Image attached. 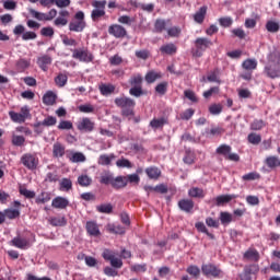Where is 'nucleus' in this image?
<instances>
[{"instance_id": "f257e3e1", "label": "nucleus", "mask_w": 280, "mask_h": 280, "mask_svg": "<svg viewBox=\"0 0 280 280\" xmlns=\"http://www.w3.org/2000/svg\"><path fill=\"white\" fill-rule=\"evenodd\" d=\"M115 104L118 108H121V115L124 117H130L135 115V101L130 97L120 96L115 98Z\"/></svg>"}, {"instance_id": "f03ea898", "label": "nucleus", "mask_w": 280, "mask_h": 280, "mask_svg": "<svg viewBox=\"0 0 280 280\" xmlns=\"http://www.w3.org/2000/svg\"><path fill=\"white\" fill-rule=\"evenodd\" d=\"M94 10L91 13L92 21H100L106 14V0H93Z\"/></svg>"}, {"instance_id": "7ed1b4c3", "label": "nucleus", "mask_w": 280, "mask_h": 280, "mask_svg": "<svg viewBox=\"0 0 280 280\" xmlns=\"http://www.w3.org/2000/svg\"><path fill=\"white\" fill-rule=\"evenodd\" d=\"M75 21L70 22V32H83L86 27V22H84V12L79 11L74 15Z\"/></svg>"}, {"instance_id": "20e7f679", "label": "nucleus", "mask_w": 280, "mask_h": 280, "mask_svg": "<svg viewBox=\"0 0 280 280\" xmlns=\"http://www.w3.org/2000/svg\"><path fill=\"white\" fill-rule=\"evenodd\" d=\"M72 58L80 62H93V54L86 48H77L72 50Z\"/></svg>"}, {"instance_id": "39448f33", "label": "nucleus", "mask_w": 280, "mask_h": 280, "mask_svg": "<svg viewBox=\"0 0 280 280\" xmlns=\"http://www.w3.org/2000/svg\"><path fill=\"white\" fill-rule=\"evenodd\" d=\"M211 45H213V42H211V39H209L207 37H198L195 40V46L197 49L195 55L198 57L202 56V51H207V49H209V47H211Z\"/></svg>"}, {"instance_id": "423d86ee", "label": "nucleus", "mask_w": 280, "mask_h": 280, "mask_svg": "<svg viewBox=\"0 0 280 280\" xmlns=\"http://www.w3.org/2000/svg\"><path fill=\"white\" fill-rule=\"evenodd\" d=\"M21 163L27 170L34 171V170H36V167H38V160L32 153H26V154L22 155Z\"/></svg>"}, {"instance_id": "0eeeda50", "label": "nucleus", "mask_w": 280, "mask_h": 280, "mask_svg": "<svg viewBox=\"0 0 280 280\" xmlns=\"http://www.w3.org/2000/svg\"><path fill=\"white\" fill-rule=\"evenodd\" d=\"M130 85L132 88L129 90V94L133 97H141V74L131 78Z\"/></svg>"}, {"instance_id": "6e6552de", "label": "nucleus", "mask_w": 280, "mask_h": 280, "mask_svg": "<svg viewBox=\"0 0 280 280\" xmlns=\"http://www.w3.org/2000/svg\"><path fill=\"white\" fill-rule=\"evenodd\" d=\"M108 34L114 36V38H126L128 32L126 31V27L119 24H113L108 27Z\"/></svg>"}, {"instance_id": "1a4fd4ad", "label": "nucleus", "mask_w": 280, "mask_h": 280, "mask_svg": "<svg viewBox=\"0 0 280 280\" xmlns=\"http://www.w3.org/2000/svg\"><path fill=\"white\" fill-rule=\"evenodd\" d=\"M201 271L206 277H220V275H222V270L211 264L202 265Z\"/></svg>"}, {"instance_id": "9d476101", "label": "nucleus", "mask_w": 280, "mask_h": 280, "mask_svg": "<svg viewBox=\"0 0 280 280\" xmlns=\"http://www.w3.org/2000/svg\"><path fill=\"white\" fill-rule=\"evenodd\" d=\"M78 130L81 132H93L95 128V122L91 121L90 118H82V120L77 126Z\"/></svg>"}, {"instance_id": "9b49d317", "label": "nucleus", "mask_w": 280, "mask_h": 280, "mask_svg": "<svg viewBox=\"0 0 280 280\" xmlns=\"http://www.w3.org/2000/svg\"><path fill=\"white\" fill-rule=\"evenodd\" d=\"M178 208L185 213H191L194 211V200L191 199H180L178 201Z\"/></svg>"}, {"instance_id": "f8f14e48", "label": "nucleus", "mask_w": 280, "mask_h": 280, "mask_svg": "<svg viewBox=\"0 0 280 280\" xmlns=\"http://www.w3.org/2000/svg\"><path fill=\"white\" fill-rule=\"evenodd\" d=\"M11 246L25 250V248L30 247V241H27V238H21V236H15L11 241Z\"/></svg>"}, {"instance_id": "ddd939ff", "label": "nucleus", "mask_w": 280, "mask_h": 280, "mask_svg": "<svg viewBox=\"0 0 280 280\" xmlns=\"http://www.w3.org/2000/svg\"><path fill=\"white\" fill-rule=\"evenodd\" d=\"M51 207H54V209H67L69 207V199L65 197H56L52 199Z\"/></svg>"}, {"instance_id": "4468645a", "label": "nucleus", "mask_w": 280, "mask_h": 280, "mask_svg": "<svg viewBox=\"0 0 280 280\" xmlns=\"http://www.w3.org/2000/svg\"><path fill=\"white\" fill-rule=\"evenodd\" d=\"M58 100V95L54 91H47L43 96V103L45 106H54Z\"/></svg>"}, {"instance_id": "2eb2a0df", "label": "nucleus", "mask_w": 280, "mask_h": 280, "mask_svg": "<svg viewBox=\"0 0 280 280\" xmlns=\"http://www.w3.org/2000/svg\"><path fill=\"white\" fill-rule=\"evenodd\" d=\"M85 229L89 235H92V237L100 236V226H97V223H95L94 221H88Z\"/></svg>"}, {"instance_id": "dca6fc26", "label": "nucleus", "mask_w": 280, "mask_h": 280, "mask_svg": "<svg viewBox=\"0 0 280 280\" xmlns=\"http://www.w3.org/2000/svg\"><path fill=\"white\" fill-rule=\"evenodd\" d=\"M128 186V179L126 178V176H117L116 178H114L112 187L114 189H124V187Z\"/></svg>"}, {"instance_id": "f3484780", "label": "nucleus", "mask_w": 280, "mask_h": 280, "mask_svg": "<svg viewBox=\"0 0 280 280\" xmlns=\"http://www.w3.org/2000/svg\"><path fill=\"white\" fill-rule=\"evenodd\" d=\"M57 119L54 116L46 117L43 121H37L34 124V128H40V126H45L46 128H49V126H56Z\"/></svg>"}, {"instance_id": "a211bd4d", "label": "nucleus", "mask_w": 280, "mask_h": 280, "mask_svg": "<svg viewBox=\"0 0 280 280\" xmlns=\"http://www.w3.org/2000/svg\"><path fill=\"white\" fill-rule=\"evenodd\" d=\"M264 163L269 170H277V167H279V156L269 155L265 159Z\"/></svg>"}, {"instance_id": "6ab92c4d", "label": "nucleus", "mask_w": 280, "mask_h": 280, "mask_svg": "<svg viewBox=\"0 0 280 280\" xmlns=\"http://www.w3.org/2000/svg\"><path fill=\"white\" fill-rule=\"evenodd\" d=\"M205 16H207V7L203 5L194 14L195 23L202 25L205 23Z\"/></svg>"}, {"instance_id": "aec40b11", "label": "nucleus", "mask_w": 280, "mask_h": 280, "mask_svg": "<svg viewBox=\"0 0 280 280\" xmlns=\"http://www.w3.org/2000/svg\"><path fill=\"white\" fill-rule=\"evenodd\" d=\"M65 145L60 142H56L52 145V156H55V159H60L62 156H65Z\"/></svg>"}, {"instance_id": "412c9836", "label": "nucleus", "mask_w": 280, "mask_h": 280, "mask_svg": "<svg viewBox=\"0 0 280 280\" xmlns=\"http://www.w3.org/2000/svg\"><path fill=\"white\" fill-rule=\"evenodd\" d=\"M238 198L237 195H221L215 198L217 207H221V205H226V202H231V200H235Z\"/></svg>"}, {"instance_id": "4be33fe9", "label": "nucleus", "mask_w": 280, "mask_h": 280, "mask_svg": "<svg viewBox=\"0 0 280 280\" xmlns=\"http://www.w3.org/2000/svg\"><path fill=\"white\" fill-rule=\"evenodd\" d=\"M145 174L152 180H156L161 176V170L155 166H150V167L145 168Z\"/></svg>"}, {"instance_id": "5701e85b", "label": "nucleus", "mask_w": 280, "mask_h": 280, "mask_svg": "<svg viewBox=\"0 0 280 280\" xmlns=\"http://www.w3.org/2000/svg\"><path fill=\"white\" fill-rule=\"evenodd\" d=\"M51 200V195L47 191H42L35 199L36 205H46Z\"/></svg>"}, {"instance_id": "b1692460", "label": "nucleus", "mask_w": 280, "mask_h": 280, "mask_svg": "<svg viewBox=\"0 0 280 280\" xmlns=\"http://www.w3.org/2000/svg\"><path fill=\"white\" fill-rule=\"evenodd\" d=\"M4 217L8 218V220H16V218H21V210L12 208L5 209Z\"/></svg>"}, {"instance_id": "393cba45", "label": "nucleus", "mask_w": 280, "mask_h": 280, "mask_svg": "<svg viewBox=\"0 0 280 280\" xmlns=\"http://www.w3.org/2000/svg\"><path fill=\"white\" fill-rule=\"evenodd\" d=\"M242 67L245 71H255L257 69V59H246L243 61Z\"/></svg>"}, {"instance_id": "a878e982", "label": "nucleus", "mask_w": 280, "mask_h": 280, "mask_svg": "<svg viewBox=\"0 0 280 280\" xmlns=\"http://www.w3.org/2000/svg\"><path fill=\"white\" fill-rule=\"evenodd\" d=\"M144 191H156L158 194H167V186H165V184H160L155 187L144 186Z\"/></svg>"}, {"instance_id": "bb28decb", "label": "nucleus", "mask_w": 280, "mask_h": 280, "mask_svg": "<svg viewBox=\"0 0 280 280\" xmlns=\"http://www.w3.org/2000/svg\"><path fill=\"white\" fill-rule=\"evenodd\" d=\"M219 220L223 226H229V224L233 222V214L229 212H220Z\"/></svg>"}, {"instance_id": "cd10ccee", "label": "nucleus", "mask_w": 280, "mask_h": 280, "mask_svg": "<svg viewBox=\"0 0 280 280\" xmlns=\"http://www.w3.org/2000/svg\"><path fill=\"white\" fill-rule=\"evenodd\" d=\"M60 191H71L73 189V183L69 178H62L59 184Z\"/></svg>"}, {"instance_id": "c85d7f7f", "label": "nucleus", "mask_w": 280, "mask_h": 280, "mask_svg": "<svg viewBox=\"0 0 280 280\" xmlns=\"http://www.w3.org/2000/svg\"><path fill=\"white\" fill-rule=\"evenodd\" d=\"M190 198H205V190L202 188L192 187L188 190Z\"/></svg>"}, {"instance_id": "c756f323", "label": "nucleus", "mask_w": 280, "mask_h": 280, "mask_svg": "<svg viewBox=\"0 0 280 280\" xmlns=\"http://www.w3.org/2000/svg\"><path fill=\"white\" fill-rule=\"evenodd\" d=\"M96 211L98 213L110 214V213H113V203H101V205L96 206Z\"/></svg>"}, {"instance_id": "7c9ffc66", "label": "nucleus", "mask_w": 280, "mask_h": 280, "mask_svg": "<svg viewBox=\"0 0 280 280\" xmlns=\"http://www.w3.org/2000/svg\"><path fill=\"white\" fill-rule=\"evenodd\" d=\"M37 65H39L40 69L45 71L48 65H51V57L44 55L37 59Z\"/></svg>"}, {"instance_id": "2f4dec72", "label": "nucleus", "mask_w": 280, "mask_h": 280, "mask_svg": "<svg viewBox=\"0 0 280 280\" xmlns=\"http://www.w3.org/2000/svg\"><path fill=\"white\" fill-rule=\"evenodd\" d=\"M69 80V78L67 77V74L65 73H59L56 78H55V84L59 88L62 89V86L67 85V81Z\"/></svg>"}, {"instance_id": "473e14b6", "label": "nucleus", "mask_w": 280, "mask_h": 280, "mask_svg": "<svg viewBox=\"0 0 280 280\" xmlns=\"http://www.w3.org/2000/svg\"><path fill=\"white\" fill-rule=\"evenodd\" d=\"M160 51L162 54H166L167 56H172V54H176V45L174 44H166V45H163L161 48H160Z\"/></svg>"}, {"instance_id": "72a5a7b5", "label": "nucleus", "mask_w": 280, "mask_h": 280, "mask_svg": "<svg viewBox=\"0 0 280 280\" xmlns=\"http://www.w3.org/2000/svg\"><path fill=\"white\" fill-rule=\"evenodd\" d=\"M245 259H249L250 261H259V252L256 249H248L244 254Z\"/></svg>"}, {"instance_id": "f704fd0d", "label": "nucleus", "mask_w": 280, "mask_h": 280, "mask_svg": "<svg viewBox=\"0 0 280 280\" xmlns=\"http://www.w3.org/2000/svg\"><path fill=\"white\" fill-rule=\"evenodd\" d=\"M51 226H67V218L55 217L50 219Z\"/></svg>"}, {"instance_id": "c9c22d12", "label": "nucleus", "mask_w": 280, "mask_h": 280, "mask_svg": "<svg viewBox=\"0 0 280 280\" xmlns=\"http://www.w3.org/2000/svg\"><path fill=\"white\" fill-rule=\"evenodd\" d=\"M113 159H115V154H102L98 158V165H110V163L113 162Z\"/></svg>"}, {"instance_id": "e433bc0d", "label": "nucleus", "mask_w": 280, "mask_h": 280, "mask_svg": "<svg viewBox=\"0 0 280 280\" xmlns=\"http://www.w3.org/2000/svg\"><path fill=\"white\" fill-rule=\"evenodd\" d=\"M108 231L109 233H115L116 235H124L126 233V228L121 225L109 224Z\"/></svg>"}, {"instance_id": "4c0bfd02", "label": "nucleus", "mask_w": 280, "mask_h": 280, "mask_svg": "<svg viewBox=\"0 0 280 280\" xmlns=\"http://www.w3.org/2000/svg\"><path fill=\"white\" fill-rule=\"evenodd\" d=\"M247 141L252 143V145H259V143H261V136L259 133L252 132L247 136Z\"/></svg>"}, {"instance_id": "58836bf2", "label": "nucleus", "mask_w": 280, "mask_h": 280, "mask_svg": "<svg viewBox=\"0 0 280 280\" xmlns=\"http://www.w3.org/2000/svg\"><path fill=\"white\" fill-rule=\"evenodd\" d=\"M250 130H262V128H266V121L261 119H254L253 122L249 126Z\"/></svg>"}, {"instance_id": "ea45409f", "label": "nucleus", "mask_w": 280, "mask_h": 280, "mask_svg": "<svg viewBox=\"0 0 280 280\" xmlns=\"http://www.w3.org/2000/svg\"><path fill=\"white\" fill-rule=\"evenodd\" d=\"M165 124H167V119L165 118H158V119L154 118L153 120L150 121L151 128H155V129L163 128Z\"/></svg>"}, {"instance_id": "a19ab883", "label": "nucleus", "mask_w": 280, "mask_h": 280, "mask_svg": "<svg viewBox=\"0 0 280 280\" xmlns=\"http://www.w3.org/2000/svg\"><path fill=\"white\" fill-rule=\"evenodd\" d=\"M78 183L81 187H89L93 179L89 175H81L78 177Z\"/></svg>"}, {"instance_id": "79ce46f5", "label": "nucleus", "mask_w": 280, "mask_h": 280, "mask_svg": "<svg viewBox=\"0 0 280 280\" xmlns=\"http://www.w3.org/2000/svg\"><path fill=\"white\" fill-rule=\"evenodd\" d=\"M195 226L197 231H199V233H205L206 235H208V237H210V240L214 238L213 234L209 233V230H207V225H205L202 222H197Z\"/></svg>"}, {"instance_id": "37998d69", "label": "nucleus", "mask_w": 280, "mask_h": 280, "mask_svg": "<svg viewBox=\"0 0 280 280\" xmlns=\"http://www.w3.org/2000/svg\"><path fill=\"white\" fill-rule=\"evenodd\" d=\"M217 154H222L226 159L228 154H231V145L221 144L217 148Z\"/></svg>"}, {"instance_id": "c03bdc74", "label": "nucleus", "mask_w": 280, "mask_h": 280, "mask_svg": "<svg viewBox=\"0 0 280 280\" xmlns=\"http://www.w3.org/2000/svg\"><path fill=\"white\" fill-rule=\"evenodd\" d=\"M71 163H84L86 161V156L83 155L82 152H75L71 158H70Z\"/></svg>"}, {"instance_id": "a18cd8bd", "label": "nucleus", "mask_w": 280, "mask_h": 280, "mask_svg": "<svg viewBox=\"0 0 280 280\" xmlns=\"http://www.w3.org/2000/svg\"><path fill=\"white\" fill-rule=\"evenodd\" d=\"M266 30L271 34H276V32H279V23L275 21H268L266 24Z\"/></svg>"}, {"instance_id": "49530a36", "label": "nucleus", "mask_w": 280, "mask_h": 280, "mask_svg": "<svg viewBox=\"0 0 280 280\" xmlns=\"http://www.w3.org/2000/svg\"><path fill=\"white\" fill-rule=\"evenodd\" d=\"M116 165H117L119 168L127 167V170H130V167H132V163L129 162V160L126 159V158H121V159L117 160V161H116Z\"/></svg>"}, {"instance_id": "de8ad7c7", "label": "nucleus", "mask_w": 280, "mask_h": 280, "mask_svg": "<svg viewBox=\"0 0 280 280\" xmlns=\"http://www.w3.org/2000/svg\"><path fill=\"white\" fill-rule=\"evenodd\" d=\"M100 91L103 95H110L112 93H115V88H114V85H110V84H108V85L102 84L100 86Z\"/></svg>"}, {"instance_id": "09e8293b", "label": "nucleus", "mask_w": 280, "mask_h": 280, "mask_svg": "<svg viewBox=\"0 0 280 280\" xmlns=\"http://www.w3.org/2000/svg\"><path fill=\"white\" fill-rule=\"evenodd\" d=\"M261 178V175L257 172H250L242 176L243 180H259Z\"/></svg>"}, {"instance_id": "8fccbe9b", "label": "nucleus", "mask_w": 280, "mask_h": 280, "mask_svg": "<svg viewBox=\"0 0 280 280\" xmlns=\"http://www.w3.org/2000/svg\"><path fill=\"white\" fill-rule=\"evenodd\" d=\"M219 25H221V27H231V25H233V18L224 16L219 19Z\"/></svg>"}, {"instance_id": "3c124183", "label": "nucleus", "mask_w": 280, "mask_h": 280, "mask_svg": "<svg viewBox=\"0 0 280 280\" xmlns=\"http://www.w3.org/2000/svg\"><path fill=\"white\" fill-rule=\"evenodd\" d=\"M30 14L32 15L33 19H36L37 21H46V14L40 13L34 9L28 10Z\"/></svg>"}, {"instance_id": "603ef678", "label": "nucleus", "mask_w": 280, "mask_h": 280, "mask_svg": "<svg viewBox=\"0 0 280 280\" xmlns=\"http://www.w3.org/2000/svg\"><path fill=\"white\" fill-rule=\"evenodd\" d=\"M9 116L12 119V121H15L16 124H23L25 121L23 118V115L16 113V112H10Z\"/></svg>"}, {"instance_id": "864d4df0", "label": "nucleus", "mask_w": 280, "mask_h": 280, "mask_svg": "<svg viewBox=\"0 0 280 280\" xmlns=\"http://www.w3.org/2000/svg\"><path fill=\"white\" fill-rule=\"evenodd\" d=\"M114 179H115V177H113V174H105V175L101 176L100 183L102 185H113Z\"/></svg>"}, {"instance_id": "5fc2aeb1", "label": "nucleus", "mask_w": 280, "mask_h": 280, "mask_svg": "<svg viewBox=\"0 0 280 280\" xmlns=\"http://www.w3.org/2000/svg\"><path fill=\"white\" fill-rule=\"evenodd\" d=\"M125 178L127 179V184L130 183L131 185H139L141 180V178L137 174L127 175L125 176Z\"/></svg>"}, {"instance_id": "6e6d98bb", "label": "nucleus", "mask_w": 280, "mask_h": 280, "mask_svg": "<svg viewBox=\"0 0 280 280\" xmlns=\"http://www.w3.org/2000/svg\"><path fill=\"white\" fill-rule=\"evenodd\" d=\"M155 92L159 95H165L167 93V82H162L155 86Z\"/></svg>"}, {"instance_id": "4d7b16f0", "label": "nucleus", "mask_w": 280, "mask_h": 280, "mask_svg": "<svg viewBox=\"0 0 280 280\" xmlns=\"http://www.w3.org/2000/svg\"><path fill=\"white\" fill-rule=\"evenodd\" d=\"M186 272H188V275H190L191 277H200V268H198V266H189L187 269H186Z\"/></svg>"}, {"instance_id": "13d9d810", "label": "nucleus", "mask_w": 280, "mask_h": 280, "mask_svg": "<svg viewBox=\"0 0 280 280\" xmlns=\"http://www.w3.org/2000/svg\"><path fill=\"white\" fill-rule=\"evenodd\" d=\"M37 37L38 35H36V33L32 31H24V33L22 34V40H36Z\"/></svg>"}, {"instance_id": "bf43d9fd", "label": "nucleus", "mask_w": 280, "mask_h": 280, "mask_svg": "<svg viewBox=\"0 0 280 280\" xmlns=\"http://www.w3.org/2000/svg\"><path fill=\"white\" fill-rule=\"evenodd\" d=\"M135 21V18H130L128 15H121L118 18V23L121 25H132V22Z\"/></svg>"}, {"instance_id": "052dcab7", "label": "nucleus", "mask_w": 280, "mask_h": 280, "mask_svg": "<svg viewBox=\"0 0 280 280\" xmlns=\"http://www.w3.org/2000/svg\"><path fill=\"white\" fill-rule=\"evenodd\" d=\"M21 196H24V198H36V192L33 190H28L27 188H20Z\"/></svg>"}, {"instance_id": "680f3d73", "label": "nucleus", "mask_w": 280, "mask_h": 280, "mask_svg": "<svg viewBox=\"0 0 280 280\" xmlns=\"http://www.w3.org/2000/svg\"><path fill=\"white\" fill-rule=\"evenodd\" d=\"M104 275H106V277H118L119 271H117V269H115V267H105Z\"/></svg>"}, {"instance_id": "e2e57ef3", "label": "nucleus", "mask_w": 280, "mask_h": 280, "mask_svg": "<svg viewBox=\"0 0 280 280\" xmlns=\"http://www.w3.org/2000/svg\"><path fill=\"white\" fill-rule=\"evenodd\" d=\"M196 112L191 108L186 109L184 113L180 114V119H184V121H189L191 117H194V114Z\"/></svg>"}, {"instance_id": "0e129e2a", "label": "nucleus", "mask_w": 280, "mask_h": 280, "mask_svg": "<svg viewBox=\"0 0 280 280\" xmlns=\"http://www.w3.org/2000/svg\"><path fill=\"white\" fill-rule=\"evenodd\" d=\"M159 78H161V77L156 72H148L145 75V80H147L148 84H152L153 82H156V80H159Z\"/></svg>"}, {"instance_id": "69168bd1", "label": "nucleus", "mask_w": 280, "mask_h": 280, "mask_svg": "<svg viewBox=\"0 0 280 280\" xmlns=\"http://www.w3.org/2000/svg\"><path fill=\"white\" fill-rule=\"evenodd\" d=\"M209 113L211 115H220V113H222V105H220V104L210 105Z\"/></svg>"}, {"instance_id": "338daca9", "label": "nucleus", "mask_w": 280, "mask_h": 280, "mask_svg": "<svg viewBox=\"0 0 280 280\" xmlns=\"http://www.w3.org/2000/svg\"><path fill=\"white\" fill-rule=\"evenodd\" d=\"M13 145H16L18 148H21L25 143V137L23 136H13L12 138Z\"/></svg>"}, {"instance_id": "774afa93", "label": "nucleus", "mask_w": 280, "mask_h": 280, "mask_svg": "<svg viewBox=\"0 0 280 280\" xmlns=\"http://www.w3.org/2000/svg\"><path fill=\"white\" fill-rule=\"evenodd\" d=\"M80 113H93L95 110V107L91 104H84L79 106Z\"/></svg>"}]
</instances>
